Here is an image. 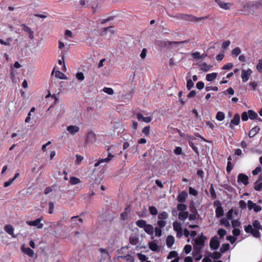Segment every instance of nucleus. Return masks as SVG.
<instances>
[{"label": "nucleus", "instance_id": "nucleus-1", "mask_svg": "<svg viewBox=\"0 0 262 262\" xmlns=\"http://www.w3.org/2000/svg\"><path fill=\"white\" fill-rule=\"evenodd\" d=\"M173 17H177L179 19H184V20L190 21H199V20H201L205 18V17L197 18L192 15H189V14H183V13L179 14L174 16Z\"/></svg>", "mask_w": 262, "mask_h": 262}, {"label": "nucleus", "instance_id": "nucleus-2", "mask_svg": "<svg viewBox=\"0 0 262 262\" xmlns=\"http://www.w3.org/2000/svg\"><path fill=\"white\" fill-rule=\"evenodd\" d=\"M220 242L217 236L215 235L211 238L210 241V247L211 250H217L220 246Z\"/></svg>", "mask_w": 262, "mask_h": 262}, {"label": "nucleus", "instance_id": "nucleus-3", "mask_svg": "<svg viewBox=\"0 0 262 262\" xmlns=\"http://www.w3.org/2000/svg\"><path fill=\"white\" fill-rule=\"evenodd\" d=\"M96 135L93 132H89L85 138L84 145L92 144L96 141Z\"/></svg>", "mask_w": 262, "mask_h": 262}, {"label": "nucleus", "instance_id": "nucleus-4", "mask_svg": "<svg viewBox=\"0 0 262 262\" xmlns=\"http://www.w3.org/2000/svg\"><path fill=\"white\" fill-rule=\"evenodd\" d=\"M41 220L42 218H38L34 221H27L26 223L30 226H35L38 229H41L43 226V224L40 223Z\"/></svg>", "mask_w": 262, "mask_h": 262}, {"label": "nucleus", "instance_id": "nucleus-5", "mask_svg": "<svg viewBox=\"0 0 262 262\" xmlns=\"http://www.w3.org/2000/svg\"><path fill=\"white\" fill-rule=\"evenodd\" d=\"M248 177L244 173H239L237 177V182L242 183L244 185H247L249 183Z\"/></svg>", "mask_w": 262, "mask_h": 262}, {"label": "nucleus", "instance_id": "nucleus-6", "mask_svg": "<svg viewBox=\"0 0 262 262\" xmlns=\"http://www.w3.org/2000/svg\"><path fill=\"white\" fill-rule=\"evenodd\" d=\"M252 73L251 69H248L247 70H243L242 71V78L243 82H246L248 80L249 76Z\"/></svg>", "mask_w": 262, "mask_h": 262}, {"label": "nucleus", "instance_id": "nucleus-7", "mask_svg": "<svg viewBox=\"0 0 262 262\" xmlns=\"http://www.w3.org/2000/svg\"><path fill=\"white\" fill-rule=\"evenodd\" d=\"M67 130L70 134L73 136L79 132L80 128L76 125H71L67 127Z\"/></svg>", "mask_w": 262, "mask_h": 262}, {"label": "nucleus", "instance_id": "nucleus-8", "mask_svg": "<svg viewBox=\"0 0 262 262\" xmlns=\"http://www.w3.org/2000/svg\"><path fill=\"white\" fill-rule=\"evenodd\" d=\"M215 2L220 6V7L225 10L229 9L232 6L231 3H225L221 0H215Z\"/></svg>", "mask_w": 262, "mask_h": 262}, {"label": "nucleus", "instance_id": "nucleus-9", "mask_svg": "<svg viewBox=\"0 0 262 262\" xmlns=\"http://www.w3.org/2000/svg\"><path fill=\"white\" fill-rule=\"evenodd\" d=\"M138 120L140 121H142L146 123H149L151 121L152 117H144L140 113H138L136 114Z\"/></svg>", "mask_w": 262, "mask_h": 262}, {"label": "nucleus", "instance_id": "nucleus-10", "mask_svg": "<svg viewBox=\"0 0 262 262\" xmlns=\"http://www.w3.org/2000/svg\"><path fill=\"white\" fill-rule=\"evenodd\" d=\"M188 196L187 193L185 191H182L177 196V201L181 203H184L186 202Z\"/></svg>", "mask_w": 262, "mask_h": 262}, {"label": "nucleus", "instance_id": "nucleus-11", "mask_svg": "<svg viewBox=\"0 0 262 262\" xmlns=\"http://www.w3.org/2000/svg\"><path fill=\"white\" fill-rule=\"evenodd\" d=\"M21 27H23V30L25 32L29 34V37L30 39H32L34 37V31H32L29 27L27 26L25 24H22Z\"/></svg>", "mask_w": 262, "mask_h": 262}, {"label": "nucleus", "instance_id": "nucleus-12", "mask_svg": "<svg viewBox=\"0 0 262 262\" xmlns=\"http://www.w3.org/2000/svg\"><path fill=\"white\" fill-rule=\"evenodd\" d=\"M187 41H166L164 42V46L165 47L169 46H178L179 45L183 44L186 42Z\"/></svg>", "mask_w": 262, "mask_h": 262}, {"label": "nucleus", "instance_id": "nucleus-13", "mask_svg": "<svg viewBox=\"0 0 262 262\" xmlns=\"http://www.w3.org/2000/svg\"><path fill=\"white\" fill-rule=\"evenodd\" d=\"M144 230L150 235H152L154 233V228L151 225L147 224L144 227Z\"/></svg>", "mask_w": 262, "mask_h": 262}, {"label": "nucleus", "instance_id": "nucleus-14", "mask_svg": "<svg viewBox=\"0 0 262 262\" xmlns=\"http://www.w3.org/2000/svg\"><path fill=\"white\" fill-rule=\"evenodd\" d=\"M4 229L7 233L11 235L12 237H16V236H14L13 234L14 228L12 226L7 225L5 226Z\"/></svg>", "mask_w": 262, "mask_h": 262}, {"label": "nucleus", "instance_id": "nucleus-15", "mask_svg": "<svg viewBox=\"0 0 262 262\" xmlns=\"http://www.w3.org/2000/svg\"><path fill=\"white\" fill-rule=\"evenodd\" d=\"M260 130V127L258 126H256L255 127H254L253 128H252L249 133V137L250 138H252L254 136H255V135L257 134L259 131Z\"/></svg>", "mask_w": 262, "mask_h": 262}, {"label": "nucleus", "instance_id": "nucleus-16", "mask_svg": "<svg viewBox=\"0 0 262 262\" xmlns=\"http://www.w3.org/2000/svg\"><path fill=\"white\" fill-rule=\"evenodd\" d=\"M129 243L133 245H136L139 243V238L136 235H131L129 237Z\"/></svg>", "mask_w": 262, "mask_h": 262}, {"label": "nucleus", "instance_id": "nucleus-17", "mask_svg": "<svg viewBox=\"0 0 262 262\" xmlns=\"http://www.w3.org/2000/svg\"><path fill=\"white\" fill-rule=\"evenodd\" d=\"M188 216V212H180L178 214L179 219L182 221H185V220Z\"/></svg>", "mask_w": 262, "mask_h": 262}, {"label": "nucleus", "instance_id": "nucleus-18", "mask_svg": "<svg viewBox=\"0 0 262 262\" xmlns=\"http://www.w3.org/2000/svg\"><path fill=\"white\" fill-rule=\"evenodd\" d=\"M224 214V210L222 207H217L215 209V215L217 218L221 217Z\"/></svg>", "mask_w": 262, "mask_h": 262}, {"label": "nucleus", "instance_id": "nucleus-19", "mask_svg": "<svg viewBox=\"0 0 262 262\" xmlns=\"http://www.w3.org/2000/svg\"><path fill=\"white\" fill-rule=\"evenodd\" d=\"M147 224L146 221L144 220H139L136 222V225L141 228L144 229Z\"/></svg>", "mask_w": 262, "mask_h": 262}, {"label": "nucleus", "instance_id": "nucleus-20", "mask_svg": "<svg viewBox=\"0 0 262 262\" xmlns=\"http://www.w3.org/2000/svg\"><path fill=\"white\" fill-rule=\"evenodd\" d=\"M217 75V74L216 73H212L210 74H208L206 76V79L208 81H212L213 80L216 78Z\"/></svg>", "mask_w": 262, "mask_h": 262}, {"label": "nucleus", "instance_id": "nucleus-21", "mask_svg": "<svg viewBox=\"0 0 262 262\" xmlns=\"http://www.w3.org/2000/svg\"><path fill=\"white\" fill-rule=\"evenodd\" d=\"M174 242V237L171 235H169L166 239V245L168 247H171Z\"/></svg>", "mask_w": 262, "mask_h": 262}, {"label": "nucleus", "instance_id": "nucleus-22", "mask_svg": "<svg viewBox=\"0 0 262 262\" xmlns=\"http://www.w3.org/2000/svg\"><path fill=\"white\" fill-rule=\"evenodd\" d=\"M240 122V117L238 114H235L233 117V118L231 120V123L232 124H234L235 125H237Z\"/></svg>", "mask_w": 262, "mask_h": 262}, {"label": "nucleus", "instance_id": "nucleus-23", "mask_svg": "<svg viewBox=\"0 0 262 262\" xmlns=\"http://www.w3.org/2000/svg\"><path fill=\"white\" fill-rule=\"evenodd\" d=\"M114 157V156L112 155L111 153H108L107 157L104 159H101L99 160L100 163L102 164L103 163H108Z\"/></svg>", "mask_w": 262, "mask_h": 262}, {"label": "nucleus", "instance_id": "nucleus-24", "mask_svg": "<svg viewBox=\"0 0 262 262\" xmlns=\"http://www.w3.org/2000/svg\"><path fill=\"white\" fill-rule=\"evenodd\" d=\"M148 245L150 249L153 251H157L159 249L158 245L154 242H149Z\"/></svg>", "mask_w": 262, "mask_h": 262}, {"label": "nucleus", "instance_id": "nucleus-25", "mask_svg": "<svg viewBox=\"0 0 262 262\" xmlns=\"http://www.w3.org/2000/svg\"><path fill=\"white\" fill-rule=\"evenodd\" d=\"M248 113L249 118L251 120L256 119L258 117L257 113L253 110H249Z\"/></svg>", "mask_w": 262, "mask_h": 262}, {"label": "nucleus", "instance_id": "nucleus-26", "mask_svg": "<svg viewBox=\"0 0 262 262\" xmlns=\"http://www.w3.org/2000/svg\"><path fill=\"white\" fill-rule=\"evenodd\" d=\"M172 225L174 230L176 232L182 230L181 224L178 222H174Z\"/></svg>", "mask_w": 262, "mask_h": 262}, {"label": "nucleus", "instance_id": "nucleus-27", "mask_svg": "<svg viewBox=\"0 0 262 262\" xmlns=\"http://www.w3.org/2000/svg\"><path fill=\"white\" fill-rule=\"evenodd\" d=\"M201 69L204 72H207L208 71L210 68L211 67V66L210 65H207V64L206 62H203L200 65Z\"/></svg>", "mask_w": 262, "mask_h": 262}, {"label": "nucleus", "instance_id": "nucleus-28", "mask_svg": "<svg viewBox=\"0 0 262 262\" xmlns=\"http://www.w3.org/2000/svg\"><path fill=\"white\" fill-rule=\"evenodd\" d=\"M23 251L25 253L30 257H33L34 255L33 251L29 247L23 249Z\"/></svg>", "mask_w": 262, "mask_h": 262}, {"label": "nucleus", "instance_id": "nucleus-29", "mask_svg": "<svg viewBox=\"0 0 262 262\" xmlns=\"http://www.w3.org/2000/svg\"><path fill=\"white\" fill-rule=\"evenodd\" d=\"M55 77L60 79H67L66 76L61 72L59 71H56L55 72Z\"/></svg>", "mask_w": 262, "mask_h": 262}, {"label": "nucleus", "instance_id": "nucleus-30", "mask_svg": "<svg viewBox=\"0 0 262 262\" xmlns=\"http://www.w3.org/2000/svg\"><path fill=\"white\" fill-rule=\"evenodd\" d=\"M230 247V245L229 244H224L222 245L220 249V250L221 253H224L229 250Z\"/></svg>", "mask_w": 262, "mask_h": 262}, {"label": "nucleus", "instance_id": "nucleus-31", "mask_svg": "<svg viewBox=\"0 0 262 262\" xmlns=\"http://www.w3.org/2000/svg\"><path fill=\"white\" fill-rule=\"evenodd\" d=\"M168 217V214L166 211H163L158 214V218L160 220H165Z\"/></svg>", "mask_w": 262, "mask_h": 262}, {"label": "nucleus", "instance_id": "nucleus-32", "mask_svg": "<svg viewBox=\"0 0 262 262\" xmlns=\"http://www.w3.org/2000/svg\"><path fill=\"white\" fill-rule=\"evenodd\" d=\"M254 189L256 191H261L262 189V182L256 181L254 184Z\"/></svg>", "mask_w": 262, "mask_h": 262}, {"label": "nucleus", "instance_id": "nucleus-33", "mask_svg": "<svg viewBox=\"0 0 262 262\" xmlns=\"http://www.w3.org/2000/svg\"><path fill=\"white\" fill-rule=\"evenodd\" d=\"M187 209V206L184 203L178 204L177 205V209L180 212H185Z\"/></svg>", "mask_w": 262, "mask_h": 262}, {"label": "nucleus", "instance_id": "nucleus-34", "mask_svg": "<svg viewBox=\"0 0 262 262\" xmlns=\"http://www.w3.org/2000/svg\"><path fill=\"white\" fill-rule=\"evenodd\" d=\"M222 254L219 252H214L211 254V257L212 259H217L221 257Z\"/></svg>", "mask_w": 262, "mask_h": 262}, {"label": "nucleus", "instance_id": "nucleus-35", "mask_svg": "<svg viewBox=\"0 0 262 262\" xmlns=\"http://www.w3.org/2000/svg\"><path fill=\"white\" fill-rule=\"evenodd\" d=\"M70 182L72 185H76L79 183L80 182V180L76 177H72L70 178Z\"/></svg>", "mask_w": 262, "mask_h": 262}, {"label": "nucleus", "instance_id": "nucleus-36", "mask_svg": "<svg viewBox=\"0 0 262 262\" xmlns=\"http://www.w3.org/2000/svg\"><path fill=\"white\" fill-rule=\"evenodd\" d=\"M112 27H108L103 28L101 32V35H103L105 34L107 31H108L111 33H114V31L112 30Z\"/></svg>", "mask_w": 262, "mask_h": 262}, {"label": "nucleus", "instance_id": "nucleus-37", "mask_svg": "<svg viewBox=\"0 0 262 262\" xmlns=\"http://www.w3.org/2000/svg\"><path fill=\"white\" fill-rule=\"evenodd\" d=\"M225 118V115L222 112H217L216 116V119L219 121H222Z\"/></svg>", "mask_w": 262, "mask_h": 262}, {"label": "nucleus", "instance_id": "nucleus-38", "mask_svg": "<svg viewBox=\"0 0 262 262\" xmlns=\"http://www.w3.org/2000/svg\"><path fill=\"white\" fill-rule=\"evenodd\" d=\"M253 226L255 229H260L261 228L260 222L258 220H255L253 223Z\"/></svg>", "mask_w": 262, "mask_h": 262}, {"label": "nucleus", "instance_id": "nucleus-39", "mask_svg": "<svg viewBox=\"0 0 262 262\" xmlns=\"http://www.w3.org/2000/svg\"><path fill=\"white\" fill-rule=\"evenodd\" d=\"M149 211L151 215H156L158 213V210L155 206H149Z\"/></svg>", "mask_w": 262, "mask_h": 262}, {"label": "nucleus", "instance_id": "nucleus-40", "mask_svg": "<svg viewBox=\"0 0 262 262\" xmlns=\"http://www.w3.org/2000/svg\"><path fill=\"white\" fill-rule=\"evenodd\" d=\"M251 234L255 237L259 238L260 237V234L258 229H253L251 232Z\"/></svg>", "mask_w": 262, "mask_h": 262}, {"label": "nucleus", "instance_id": "nucleus-41", "mask_svg": "<svg viewBox=\"0 0 262 262\" xmlns=\"http://www.w3.org/2000/svg\"><path fill=\"white\" fill-rule=\"evenodd\" d=\"M210 193L212 199H215L216 198V193L212 184L211 185V187L210 188Z\"/></svg>", "mask_w": 262, "mask_h": 262}, {"label": "nucleus", "instance_id": "nucleus-42", "mask_svg": "<svg viewBox=\"0 0 262 262\" xmlns=\"http://www.w3.org/2000/svg\"><path fill=\"white\" fill-rule=\"evenodd\" d=\"M194 85V83L191 79H188L187 78V88L188 90H190Z\"/></svg>", "mask_w": 262, "mask_h": 262}, {"label": "nucleus", "instance_id": "nucleus-43", "mask_svg": "<svg viewBox=\"0 0 262 262\" xmlns=\"http://www.w3.org/2000/svg\"><path fill=\"white\" fill-rule=\"evenodd\" d=\"M178 255V253L176 251H172L169 252L168 255L167 256V259H171L174 257H177Z\"/></svg>", "mask_w": 262, "mask_h": 262}, {"label": "nucleus", "instance_id": "nucleus-44", "mask_svg": "<svg viewBox=\"0 0 262 262\" xmlns=\"http://www.w3.org/2000/svg\"><path fill=\"white\" fill-rule=\"evenodd\" d=\"M103 91L109 95H113L114 94V90L111 88L105 87L103 89Z\"/></svg>", "mask_w": 262, "mask_h": 262}, {"label": "nucleus", "instance_id": "nucleus-45", "mask_svg": "<svg viewBox=\"0 0 262 262\" xmlns=\"http://www.w3.org/2000/svg\"><path fill=\"white\" fill-rule=\"evenodd\" d=\"M76 77L77 79L80 81H83L84 79V76L83 73L80 72L76 73Z\"/></svg>", "mask_w": 262, "mask_h": 262}, {"label": "nucleus", "instance_id": "nucleus-46", "mask_svg": "<svg viewBox=\"0 0 262 262\" xmlns=\"http://www.w3.org/2000/svg\"><path fill=\"white\" fill-rule=\"evenodd\" d=\"M189 146L192 148L193 150L197 154H199V151L198 148L197 147H196L194 144V143L192 141H189Z\"/></svg>", "mask_w": 262, "mask_h": 262}, {"label": "nucleus", "instance_id": "nucleus-47", "mask_svg": "<svg viewBox=\"0 0 262 262\" xmlns=\"http://www.w3.org/2000/svg\"><path fill=\"white\" fill-rule=\"evenodd\" d=\"M217 234L220 236L221 238H223L227 234V232L224 229H220L217 231Z\"/></svg>", "mask_w": 262, "mask_h": 262}, {"label": "nucleus", "instance_id": "nucleus-48", "mask_svg": "<svg viewBox=\"0 0 262 262\" xmlns=\"http://www.w3.org/2000/svg\"><path fill=\"white\" fill-rule=\"evenodd\" d=\"M241 49H239V48H238V47H236V48H234V49L232 50V54L233 55H234V56H237V55H239V54H240V53H241Z\"/></svg>", "mask_w": 262, "mask_h": 262}, {"label": "nucleus", "instance_id": "nucleus-49", "mask_svg": "<svg viewBox=\"0 0 262 262\" xmlns=\"http://www.w3.org/2000/svg\"><path fill=\"white\" fill-rule=\"evenodd\" d=\"M242 120L243 121H246L249 118L248 112H244L241 115Z\"/></svg>", "mask_w": 262, "mask_h": 262}, {"label": "nucleus", "instance_id": "nucleus-50", "mask_svg": "<svg viewBox=\"0 0 262 262\" xmlns=\"http://www.w3.org/2000/svg\"><path fill=\"white\" fill-rule=\"evenodd\" d=\"M119 257L123 259H126L127 260H130L132 261L133 260V258L132 256L129 254H127L126 255H121L119 256Z\"/></svg>", "mask_w": 262, "mask_h": 262}, {"label": "nucleus", "instance_id": "nucleus-51", "mask_svg": "<svg viewBox=\"0 0 262 262\" xmlns=\"http://www.w3.org/2000/svg\"><path fill=\"white\" fill-rule=\"evenodd\" d=\"M192 247L190 245H186L184 248V251L186 254H188L190 252Z\"/></svg>", "mask_w": 262, "mask_h": 262}, {"label": "nucleus", "instance_id": "nucleus-52", "mask_svg": "<svg viewBox=\"0 0 262 262\" xmlns=\"http://www.w3.org/2000/svg\"><path fill=\"white\" fill-rule=\"evenodd\" d=\"M189 193L190 194L194 196H196L198 195L197 191L191 187L189 188Z\"/></svg>", "mask_w": 262, "mask_h": 262}, {"label": "nucleus", "instance_id": "nucleus-53", "mask_svg": "<svg viewBox=\"0 0 262 262\" xmlns=\"http://www.w3.org/2000/svg\"><path fill=\"white\" fill-rule=\"evenodd\" d=\"M157 224L160 228H162L166 226V222L164 221L160 220L157 222Z\"/></svg>", "mask_w": 262, "mask_h": 262}, {"label": "nucleus", "instance_id": "nucleus-54", "mask_svg": "<svg viewBox=\"0 0 262 262\" xmlns=\"http://www.w3.org/2000/svg\"><path fill=\"white\" fill-rule=\"evenodd\" d=\"M192 56L195 59H201L203 58V55H201L200 53L198 52H196L194 53H193L192 54Z\"/></svg>", "mask_w": 262, "mask_h": 262}, {"label": "nucleus", "instance_id": "nucleus-55", "mask_svg": "<svg viewBox=\"0 0 262 262\" xmlns=\"http://www.w3.org/2000/svg\"><path fill=\"white\" fill-rule=\"evenodd\" d=\"M205 90L207 92H209L211 90L214 91H218V88L217 86H206L205 88Z\"/></svg>", "mask_w": 262, "mask_h": 262}, {"label": "nucleus", "instance_id": "nucleus-56", "mask_svg": "<svg viewBox=\"0 0 262 262\" xmlns=\"http://www.w3.org/2000/svg\"><path fill=\"white\" fill-rule=\"evenodd\" d=\"M155 235L156 236L160 237L162 234V231L160 228L156 227L155 228Z\"/></svg>", "mask_w": 262, "mask_h": 262}, {"label": "nucleus", "instance_id": "nucleus-57", "mask_svg": "<svg viewBox=\"0 0 262 262\" xmlns=\"http://www.w3.org/2000/svg\"><path fill=\"white\" fill-rule=\"evenodd\" d=\"M64 35H65V37L67 39L68 37H70V38H73V33H72V32L71 31H70L69 30H66Z\"/></svg>", "mask_w": 262, "mask_h": 262}, {"label": "nucleus", "instance_id": "nucleus-58", "mask_svg": "<svg viewBox=\"0 0 262 262\" xmlns=\"http://www.w3.org/2000/svg\"><path fill=\"white\" fill-rule=\"evenodd\" d=\"M257 70L260 72H262V59H259L258 61V63L256 66Z\"/></svg>", "mask_w": 262, "mask_h": 262}, {"label": "nucleus", "instance_id": "nucleus-59", "mask_svg": "<svg viewBox=\"0 0 262 262\" xmlns=\"http://www.w3.org/2000/svg\"><path fill=\"white\" fill-rule=\"evenodd\" d=\"M149 132L150 127L149 126L144 127L142 130V132L146 136L149 134Z\"/></svg>", "mask_w": 262, "mask_h": 262}, {"label": "nucleus", "instance_id": "nucleus-60", "mask_svg": "<svg viewBox=\"0 0 262 262\" xmlns=\"http://www.w3.org/2000/svg\"><path fill=\"white\" fill-rule=\"evenodd\" d=\"M137 256L138 258L141 261H146L147 257L144 254L141 253H138L137 254Z\"/></svg>", "mask_w": 262, "mask_h": 262}, {"label": "nucleus", "instance_id": "nucleus-61", "mask_svg": "<svg viewBox=\"0 0 262 262\" xmlns=\"http://www.w3.org/2000/svg\"><path fill=\"white\" fill-rule=\"evenodd\" d=\"M253 230V229L252 228V226L251 225H248V226L245 227V230L247 233H251Z\"/></svg>", "mask_w": 262, "mask_h": 262}, {"label": "nucleus", "instance_id": "nucleus-62", "mask_svg": "<svg viewBox=\"0 0 262 262\" xmlns=\"http://www.w3.org/2000/svg\"><path fill=\"white\" fill-rule=\"evenodd\" d=\"M13 182H14V181L13 180V179L12 178L10 179L8 181L4 182V186L5 187H7L9 186L10 185H11L13 183Z\"/></svg>", "mask_w": 262, "mask_h": 262}, {"label": "nucleus", "instance_id": "nucleus-63", "mask_svg": "<svg viewBox=\"0 0 262 262\" xmlns=\"http://www.w3.org/2000/svg\"><path fill=\"white\" fill-rule=\"evenodd\" d=\"M233 67V64L232 63H228L226 64H225L223 67V70H230Z\"/></svg>", "mask_w": 262, "mask_h": 262}, {"label": "nucleus", "instance_id": "nucleus-64", "mask_svg": "<svg viewBox=\"0 0 262 262\" xmlns=\"http://www.w3.org/2000/svg\"><path fill=\"white\" fill-rule=\"evenodd\" d=\"M256 204L253 203L252 201L249 200L247 202V206L249 210L252 209L254 206H255Z\"/></svg>", "mask_w": 262, "mask_h": 262}]
</instances>
